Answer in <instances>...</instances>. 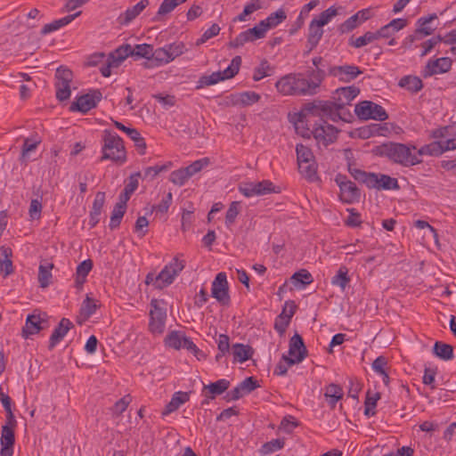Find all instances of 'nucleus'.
Masks as SVG:
<instances>
[{
  "label": "nucleus",
  "mask_w": 456,
  "mask_h": 456,
  "mask_svg": "<svg viewBox=\"0 0 456 456\" xmlns=\"http://www.w3.org/2000/svg\"><path fill=\"white\" fill-rule=\"evenodd\" d=\"M377 151L379 155L387 158L394 163L411 167L421 163L422 156L436 154V145H424L417 151L414 145L390 142L381 144Z\"/></svg>",
  "instance_id": "1"
},
{
  "label": "nucleus",
  "mask_w": 456,
  "mask_h": 456,
  "mask_svg": "<svg viewBox=\"0 0 456 456\" xmlns=\"http://www.w3.org/2000/svg\"><path fill=\"white\" fill-rule=\"evenodd\" d=\"M102 153L101 160L110 159L118 165L126 161V151L122 138L110 130L103 131Z\"/></svg>",
  "instance_id": "2"
},
{
  "label": "nucleus",
  "mask_w": 456,
  "mask_h": 456,
  "mask_svg": "<svg viewBox=\"0 0 456 456\" xmlns=\"http://www.w3.org/2000/svg\"><path fill=\"white\" fill-rule=\"evenodd\" d=\"M307 76L310 79L305 77L301 73H295L296 95H314L317 94L325 78V71L322 69L308 71Z\"/></svg>",
  "instance_id": "3"
},
{
  "label": "nucleus",
  "mask_w": 456,
  "mask_h": 456,
  "mask_svg": "<svg viewBox=\"0 0 456 456\" xmlns=\"http://www.w3.org/2000/svg\"><path fill=\"white\" fill-rule=\"evenodd\" d=\"M296 153L299 173L310 182L316 180L318 178L317 165L312 150L298 143L296 146Z\"/></svg>",
  "instance_id": "4"
},
{
  "label": "nucleus",
  "mask_w": 456,
  "mask_h": 456,
  "mask_svg": "<svg viewBox=\"0 0 456 456\" xmlns=\"http://www.w3.org/2000/svg\"><path fill=\"white\" fill-rule=\"evenodd\" d=\"M438 16L436 13H431L428 16H422L416 21V29L413 34L409 35L403 40V45L410 47L412 43L422 39L424 37L432 35L438 28Z\"/></svg>",
  "instance_id": "5"
},
{
  "label": "nucleus",
  "mask_w": 456,
  "mask_h": 456,
  "mask_svg": "<svg viewBox=\"0 0 456 456\" xmlns=\"http://www.w3.org/2000/svg\"><path fill=\"white\" fill-rule=\"evenodd\" d=\"M150 306L149 330L153 334H162L167 320L166 303L162 299L153 298Z\"/></svg>",
  "instance_id": "6"
},
{
  "label": "nucleus",
  "mask_w": 456,
  "mask_h": 456,
  "mask_svg": "<svg viewBox=\"0 0 456 456\" xmlns=\"http://www.w3.org/2000/svg\"><path fill=\"white\" fill-rule=\"evenodd\" d=\"M129 56H133L132 45L123 44L110 53L106 62L100 68L102 77H109L111 75L112 69L118 68L121 63Z\"/></svg>",
  "instance_id": "7"
},
{
  "label": "nucleus",
  "mask_w": 456,
  "mask_h": 456,
  "mask_svg": "<svg viewBox=\"0 0 456 456\" xmlns=\"http://www.w3.org/2000/svg\"><path fill=\"white\" fill-rule=\"evenodd\" d=\"M434 137L441 138L432 143L436 145V154L456 150V121L435 131Z\"/></svg>",
  "instance_id": "8"
},
{
  "label": "nucleus",
  "mask_w": 456,
  "mask_h": 456,
  "mask_svg": "<svg viewBox=\"0 0 456 456\" xmlns=\"http://www.w3.org/2000/svg\"><path fill=\"white\" fill-rule=\"evenodd\" d=\"M184 266V261L180 260L178 256H175L157 275L156 289H162L173 283L175 277L183 270Z\"/></svg>",
  "instance_id": "9"
},
{
  "label": "nucleus",
  "mask_w": 456,
  "mask_h": 456,
  "mask_svg": "<svg viewBox=\"0 0 456 456\" xmlns=\"http://www.w3.org/2000/svg\"><path fill=\"white\" fill-rule=\"evenodd\" d=\"M354 112L361 119L384 121L388 118L387 111L382 106L370 101H362L356 104Z\"/></svg>",
  "instance_id": "10"
},
{
  "label": "nucleus",
  "mask_w": 456,
  "mask_h": 456,
  "mask_svg": "<svg viewBox=\"0 0 456 456\" xmlns=\"http://www.w3.org/2000/svg\"><path fill=\"white\" fill-rule=\"evenodd\" d=\"M335 182L339 187V199L342 202L352 204L360 200V190L356 184L348 180L345 175H337L335 177Z\"/></svg>",
  "instance_id": "11"
},
{
  "label": "nucleus",
  "mask_w": 456,
  "mask_h": 456,
  "mask_svg": "<svg viewBox=\"0 0 456 456\" xmlns=\"http://www.w3.org/2000/svg\"><path fill=\"white\" fill-rule=\"evenodd\" d=\"M73 79V73L70 69L63 67L57 69L55 73V89L56 98L61 101H66L70 97V83Z\"/></svg>",
  "instance_id": "12"
},
{
  "label": "nucleus",
  "mask_w": 456,
  "mask_h": 456,
  "mask_svg": "<svg viewBox=\"0 0 456 456\" xmlns=\"http://www.w3.org/2000/svg\"><path fill=\"white\" fill-rule=\"evenodd\" d=\"M239 191L247 198L280 192V190H276V186L270 180L244 183L240 185Z\"/></svg>",
  "instance_id": "13"
},
{
  "label": "nucleus",
  "mask_w": 456,
  "mask_h": 456,
  "mask_svg": "<svg viewBox=\"0 0 456 456\" xmlns=\"http://www.w3.org/2000/svg\"><path fill=\"white\" fill-rule=\"evenodd\" d=\"M307 356V350L302 337L295 333L289 340V356L283 354L282 359L288 361L289 364L301 362Z\"/></svg>",
  "instance_id": "14"
},
{
  "label": "nucleus",
  "mask_w": 456,
  "mask_h": 456,
  "mask_svg": "<svg viewBox=\"0 0 456 456\" xmlns=\"http://www.w3.org/2000/svg\"><path fill=\"white\" fill-rule=\"evenodd\" d=\"M305 110L312 114L315 117H320L322 119L329 118L330 120H335L334 118V111L336 110V106L334 101H322V100H314L312 102H309L305 105Z\"/></svg>",
  "instance_id": "15"
},
{
  "label": "nucleus",
  "mask_w": 456,
  "mask_h": 456,
  "mask_svg": "<svg viewBox=\"0 0 456 456\" xmlns=\"http://www.w3.org/2000/svg\"><path fill=\"white\" fill-rule=\"evenodd\" d=\"M338 132L337 127L322 120L320 124H316L313 134L319 144L328 146L337 140Z\"/></svg>",
  "instance_id": "16"
},
{
  "label": "nucleus",
  "mask_w": 456,
  "mask_h": 456,
  "mask_svg": "<svg viewBox=\"0 0 456 456\" xmlns=\"http://www.w3.org/2000/svg\"><path fill=\"white\" fill-rule=\"evenodd\" d=\"M102 97V93L99 90H94L89 94L77 97L76 101L71 103L69 110L71 111L86 113L97 106Z\"/></svg>",
  "instance_id": "17"
},
{
  "label": "nucleus",
  "mask_w": 456,
  "mask_h": 456,
  "mask_svg": "<svg viewBox=\"0 0 456 456\" xmlns=\"http://www.w3.org/2000/svg\"><path fill=\"white\" fill-rule=\"evenodd\" d=\"M228 281L225 273H218L212 282L211 294L220 304L228 305L230 296Z\"/></svg>",
  "instance_id": "18"
},
{
  "label": "nucleus",
  "mask_w": 456,
  "mask_h": 456,
  "mask_svg": "<svg viewBox=\"0 0 456 456\" xmlns=\"http://www.w3.org/2000/svg\"><path fill=\"white\" fill-rule=\"evenodd\" d=\"M452 66V61L449 57L429 60L422 70V76L424 77H429L437 74H444L450 71Z\"/></svg>",
  "instance_id": "19"
},
{
  "label": "nucleus",
  "mask_w": 456,
  "mask_h": 456,
  "mask_svg": "<svg viewBox=\"0 0 456 456\" xmlns=\"http://www.w3.org/2000/svg\"><path fill=\"white\" fill-rule=\"evenodd\" d=\"M362 71L355 65L332 66L329 69V74L337 77L339 81L348 83L356 78Z\"/></svg>",
  "instance_id": "20"
},
{
  "label": "nucleus",
  "mask_w": 456,
  "mask_h": 456,
  "mask_svg": "<svg viewBox=\"0 0 456 456\" xmlns=\"http://www.w3.org/2000/svg\"><path fill=\"white\" fill-rule=\"evenodd\" d=\"M360 94V89L355 86L338 88L332 95L335 104L351 105L352 101Z\"/></svg>",
  "instance_id": "21"
},
{
  "label": "nucleus",
  "mask_w": 456,
  "mask_h": 456,
  "mask_svg": "<svg viewBox=\"0 0 456 456\" xmlns=\"http://www.w3.org/2000/svg\"><path fill=\"white\" fill-rule=\"evenodd\" d=\"M114 126L125 132L127 134V137H130L131 140L134 142V147L137 151V152L140 155H144L146 152V142L143 137H142L139 131L135 128L127 127L125 125H123L121 122L114 121Z\"/></svg>",
  "instance_id": "22"
},
{
  "label": "nucleus",
  "mask_w": 456,
  "mask_h": 456,
  "mask_svg": "<svg viewBox=\"0 0 456 456\" xmlns=\"http://www.w3.org/2000/svg\"><path fill=\"white\" fill-rule=\"evenodd\" d=\"M73 327L74 325L69 319L62 318L50 337L48 345L49 350H53Z\"/></svg>",
  "instance_id": "23"
},
{
  "label": "nucleus",
  "mask_w": 456,
  "mask_h": 456,
  "mask_svg": "<svg viewBox=\"0 0 456 456\" xmlns=\"http://www.w3.org/2000/svg\"><path fill=\"white\" fill-rule=\"evenodd\" d=\"M46 322L39 314H29L26 319L25 326L22 328V336L28 338L38 333L44 329L43 324Z\"/></svg>",
  "instance_id": "24"
},
{
  "label": "nucleus",
  "mask_w": 456,
  "mask_h": 456,
  "mask_svg": "<svg viewBox=\"0 0 456 456\" xmlns=\"http://www.w3.org/2000/svg\"><path fill=\"white\" fill-rule=\"evenodd\" d=\"M105 202V193L98 191L93 202V207L89 214L88 224L90 228L95 227L100 222V216Z\"/></svg>",
  "instance_id": "25"
},
{
  "label": "nucleus",
  "mask_w": 456,
  "mask_h": 456,
  "mask_svg": "<svg viewBox=\"0 0 456 456\" xmlns=\"http://www.w3.org/2000/svg\"><path fill=\"white\" fill-rule=\"evenodd\" d=\"M374 179L376 182H372V185L369 184L370 189L398 190L400 188L397 179L387 175L374 173Z\"/></svg>",
  "instance_id": "26"
},
{
  "label": "nucleus",
  "mask_w": 456,
  "mask_h": 456,
  "mask_svg": "<svg viewBox=\"0 0 456 456\" xmlns=\"http://www.w3.org/2000/svg\"><path fill=\"white\" fill-rule=\"evenodd\" d=\"M230 387V381L225 379H218L216 382L205 385L202 393L205 397L215 399L216 395L224 393Z\"/></svg>",
  "instance_id": "27"
},
{
  "label": "nucleus",
  "mask_w": 456,
  "mask_h": 456,
  "mask_svg": "<svg viewBox=\"0 0 456 456\" xmlns=\"http://www.w3.org/2000/svg\"><path fill=\"white\" fill-rule=\"evenodd\" d=\"M2 258H0V273L5 278L14 272L12 265V250L10 247L3 245L0 247Z\"/></svg>",
  "instance_id": "28"
},
{
  "label": "nucleus",
  "mask_w": 456,
  "mask_h": 456,
  "mask_svg": "<svg viewBox=\"0 0 456 456\" xmlns=\"http://www.w3.org/2000/svg\"><path fill=\"white\" fill-rule=\"evenodd\" d=\"M344 396V391L341 386L330 383L324 388V397L330 409H334L337 403Z\"/></svg>",
  "instance_id": "29"
},
{
  "label": "nucleus",
  "mask_w": 456,
  "mask_h": 456,
  "mask_svg": "<svg viewBox=\"0 0 456 456\" xmlns=\"http://www.w3.org/2000/svg\"><path fill=\"white\" fill-rule=\"evenodd\" d=\"M295 73L281 77L276 83L277 91L282 95H296Z\"/></svg>",
  "instance_id": "30"
},
{
  "label": "nucleus",
  "mask_w": 456,
  "mask_h": 456,
  "mask_svg": "<svg viewBox=\"0 0 456 456\" xmlns=\"http://www.w3.org/2000/svg\"><path fill=\"white\" fill-rule=\"evenodd\" d=\"M190 400V395L187 392L178 391L174 393L171 400L166 405L164 411H162L163 416H167L172 412L175 411L179 409V407L187 403Z\"/></svg>",
  "instance_id": "31"
},
{
  "label": "nucleus",
  "mask_w": 456,
  "mask_h": 456,
  "mask_svg": "<svg viewBox=\"0 0 456 456\" xmlns=\"http://www.w3.org/2000/svg\"><path fill=\"white\" fill-rule=\"evenodd\" d=\"M101 307L99 300L86 295V298L82 302L79 310V315L84 320H88L95 312Z\"/></svg>",
  "instance_id": "32"
},
{
  "label": "nucleus",
  "mask_w": 456,
  "mask_h": 456,
  "mask_svg": "<svg viewBox=\"0 0 456 456\" xmlns=\"http://www.w3.org/2000/svg\"><path fill=\"white\" fill-rule=\"evenodd\" d=\"M355 162H349L347 170L349 174L358 182L364 183L368 188L369 184H373L372 182H376L374 179V173H368L362 169L357 168Z\"/></svg>",
  "instance_id": "33"
},
{
  "label": "nucleus",
  "mask_w": 456,
  "mask_h": 456,
  "mask_svg": "<svg viewBox=\"0 0 456 456\" xmlns=\"http://www.w3.org/2000/svg\"><path fill=\"white\" fill-rule=\"evenodd\" d=\"M322 27L312 20L309 25V32L307 36V53L312 52L317 46L322 37Z\"/></svg>",
  "instance_id": "34"
},
{
  "label": "nucleus",
  "mask_w": 456,
  "mask_h": 456,
  "mask_svg": "<svg viewBox=\"0 0 456 456\" xmlns=\"http://www.w3.org/2000/svg\"><path fill=\"white\" fill-rule=\"evenodd\" d=\"M149 0H141L134 6L127 8L126 12L120 15V19L122 20L121 23H130L149 5Z\"/></svg>",
  "instance_id": "35"
},
{
  "label": "nucleus",
  "mask_w": 456,
  "mask_h": 456,
  "mask_svg": "<svg viewBox=\"0 0 456 456\" xmlns=\"http://www.w3.org/2000/svg\"><path fill=\"white\" fill-rule=\"evenodd\" d=\"M398 86L411 94H417L423 88L422 80L419 77L410 75L403 77L399 80Z\"/></svg>",
  "instance_id": "36"
},
{
  "label": "nucleus",
  "mask_w": 456,
  "mask_h": 456,
  "mask_svg": "<svg viewBox=\"0 0 456 456\" xmlns=\"http://www.w3.org/2000/svg\"><path fill=\"white\" fill-rule=\"evenodd\" d=\"M253 353V348L248 345L236 343L232 346L234 362H244L252 357Z\"/></svg>",
  "instance_id": "37"
},
{
  "label": "nucleus",
  "mask_w": 456,
  "mask_h": 456,
  "mask_svg": "<svg viewBox=\"0 0 456 456\" xmlns=\"http://www.w3.org/2000/svg\"><path fill=\"white\" fill-rule=\"evenodd\" d=\"M259 94L253 91H246L234 95V103L242 107L250 106L260 101Z\"/></svg>",
  "instance_id": "38"
},
{
  "label": "nucleus",
  "mask_w": 456,
  "mask_h": 456,
  "mask_svg": "<svg viewBox=\"0 0 456 456\" xmlns=\"http://www.w3.org/2000/svg\"><path fill=\"white\" fill-rule=\"evenodd\" d=\"M287 18L284 10L279 9L272 12L266 19L261 20V26L265 27L266 30L276 28L279 24L283 22Z\"/></svg>",
  "instance_id": "39"
},
{
  "label": "nucleus",
  "mask_w": 456,
  "mask_h": 456,
  "mask_svg": "<svg viewBox=\"0 0 456 456\" xmlns=\"http://www.w3.org/2000/svg\"><path fill=\"white\" fill-rule=\"evenodd\" d=\"M350 281L348 268L345 265H341L337 273L331 278V284L339 287L341 290L344 291L349 285Z\"/></svg>",
  "instance_id": "40"
},
{
  "label": "nucleus",
  "mask_w": 456,
  "mask_h": 456,
  "mask_svg": "<svg viewBox=\"0 0 456 456\" xmlns=\"http://www.w3.org/2000/svg\"><path fill=\"white\" fill-rule=\"evenodd\" d=\"M433 353L438 358L444 361H449L453 358V347L452 346L436 341L433 346Z\"/></svg>",
  "instance_id": "41"
},
{
  "label": "nucleus",
  "mask_w": 456,
  "mask_h": 456,
  "mask_svg": "<svg viewBox=\"0 0 456 456\" xmlns=\"http://www.w3.org/2000/svg\"><path fill=\"white\" fill-rule=\"evenodd\" d=\"M290 281L296 288L302 289L314 281L312 274L305 269L296 272L291 277Z\"/></svg>",
  "instance_id": "42"
},
{
  "label": "nucleus",
  "mask_w": 456,
  "mask_h": 456,
  "mask_svg": "<svg viewBox=\"0 0 456 456\" xmlns=\"http://www.w3.org/2000/svg\"><path fill=\"white\" fill-rule=\"evenodd\" d=\"M126 205L124 202H118L111 212L110 228V230L117 229L121 223V220L126 213Z\"/></svg>",
  "instance_id": "43"
},
{
  "label": "nucleus",
  "mask_w": 456,
  "mask_h": 456,
  "mask_svg": "<svg viewBox=\"0 0 456 456\" xmlns=\"http://www.w3.org/2000/svg\"><path fill=\"white\" fill-rule=\"evenodd\" d=\"M285 446L284 438H276L265 443L259 449V453L262 456L272 454L277 451L281 450Z\"/></svg>",
  "instance_id": "44"
},
{
  "label": "nucleus",
  "mask_w": 456,
  "mask_h": 456,
  "mask_svg": "<svg viewBox=\"0 0 456 456\" xmlns=\"http://www.w3.org/2000/svg\"><path fill=\"white\" fill-rule=\"evenodd\" d=\"M53 268V265L52 263H47L45 265H40L38 268V282L40 287L45 289L47 288L52 280V269Z\"/></svg>",
  "instance_id": "45"
},
{
  "label": "nucleus",
  "mask_w": 456,
  "mask_h": 456,
  "mask_svg": "<svg viewBox=\"0 0 456 456\" xmlns=\"http://www.w3.org/2000/svg\"><path fill=\"white\" fill-rule=\"evenodd\" d=\"M184 337V332L180 330H173L169 332L165 338V344L168 347L179 350L182 348Z\"/></svg>",
  "instance_id": "46"
},
{
  "label": "nucleus",
  "mask_w": 456,
  "mask_h": 456,
  "mask_svg": "<svg viewBox=\"0 0 456 456\" xmlns=\"http://www.w3.org/2000/svg\"><path fill=\"white\" fill-rule=\"evenodd\" d=\"M380 399V393H371L370 390L366 394L364 401V414L368 417L374 416L376 414L375 408L377 402Z\"/></svg>",
  "instance_id": "47"
},
{
  "label": "nucleus",
  "mask_w": 456,
  "mask_h": 456,
  "mask_svg": "<svg viewBox=\"0 0 456 456\" xmlns=\"http://www.w3.org/2000/svg\"><path fill=\"white\" fill-rule=\"evenodd\" d=\"M93 261L91 259H86L81 262L77 266L76 270V282L77 284L82 285L91 272L93 268Z\"/></svg>",
  "instance_id": "48"
},
{
  "label": "nucleus",
  "mask_w": 456,
  "mask_h": 456,
  "mask_svg": "<svg viewBox=\"0 0 456 456\" xmlns=\"http://www.w3.org/2000/svg\"><path fill=\"white\" fill-rule=\"evenodd\" d=\"M273 70V68L271 67L269 61L265 59L254 69L252 78L256 82L260 81L264 77L271 76Z\"/></svg>",
  "instance_id": "49"
},
{
  "label": "nucleus",
  "mask_w": 456,
  "mask_h": 456,
  "mask_svg": "<svg viewBox=\"0 0 456 456\" xmlns=\"http://www.w3.org/2000/svg\"><path fill=\"white\" fill-rule=\"evenodd\" d=\"M15 444V430H12L7 427H2L0 444L3 448L14 449Z\"/></svg>",
  "instance_id": "50"
},
{
  "label": "nucleus",
  "mask_w": 456,
  "mask_h": 456,
  "mask_svg": "<svg viewBox=\"0 0 456 456\" xmlns=\"http://www.w3.org/2000/svg\"><path fill=\"white\" fill-rule=\"evenodd\" d=\"M220 81H224V77H221L220 71L213 72L210 75H203L199 78L196 88L200 89L205 86H213Z\"/></svg>",
  "instance_id": "51"
},
{
  "label": "nucleus",
  "mask_w": 456,
  "mask_h": 456,
  "mask_svg": "<svg viewBox=\"0 0 456 456\" xmlns=\"http://www.w3.org/2000/svg\"><path fill=\"white\" fill-rule=\"evenodd\" d=\"M240 65L241 57L237 55L232 60L230 65L224 70L220 71L221 77H224V80L232 78L238 74Z\"/></svg>",
  "instance_id": "52"
},
{
  "label": "nucleus",
  "mask_w": 456,
  "mask_h": 456,
  "mask_svg": "<svg viewBox=\"0 0 456 456\" xmlns=\"http://www.w3.org/2000/svg\"><path fill=\"white\" fill-rule=\"evenodd\" d=\"M377 40L375 32L367 31L363 36L354 38L353 37L349 40V45L355 48H361L373 41Z\"/></svg>",
  "instance_id": "53"
},
{
  "label": "nucleus",
  "mask_w": 456,
  "mask_h": 456,
  "mask_svg": "<svg viewBox=\"0 0 456 456\" xmlns=\"http://www.w3.org/2000/svg\"><path fill=\"white\" fill-rule=\"evenodd\" d=\"M150 60L154 61L157 66L167 64L171 61L166 46L158 48L155 51L152 50Z\"/></svg>",
  "instance_id": "54"
},
{
  "label": "nucleus",
  "mask_w": 456,
  "mask_h": 456,
  "mask_svg": "<svg viewBox=\"0 0 456 456\" xmlns=\"http://www.w3.org/2000/svg\"><path fill=\"white\" fill-rule=\"evenodd\" d=\"M209 159L208 158H203L198 160H195L191 165L186 167H183L185 171L187 176L191 178L197 173L200 172L205 167L208 166Z\"/></svg>",
  "instance_id": "55"
},
{
  "label": "nucleus",
  "mask_w": 456,
  "mask_h": 456,
  "mask_svg": "<svg viewBox=\"0 0 456 456\" xmlns=\"http://www.w3.org/2000/svg\"><path fill=\"white\" fill-rule=\"evenodd\" d=\"M184 2H186V0H164L159 7L157 16H164L170 13Z\"/></svg>",
  "instance_id": "56"
},
{
  "label": "nucleus",
  "mask_w": 456,
  "mask_h": 456,
  "mask_svg": "<svg viewBox=\"0 0 456 456\" xmlns=\"http://www.w3.org/2000/svg\"><path fill=\"white\" fill-rule=\"evenodd\" d=\"M132 403L131 395H126L121 399L117 401L115 404L111 407L110 411L113 416L118 417L120 416L128 407V405Z\"/></svg>",
  "instance_id": "57"
},
{
  "label": "nucleus",
  "mask_w": 456,
  "mask_h": 456,
  "mask_svg": "<svg viewBox=\"0 0 456 456\" xmlns=\"http://www.w3.org/2000/svg\"><path fill=\"white\" fill-rule=\"evenodd\" d=\"M335 106L336 110L334 111L333 114L335 118V120H333L334 122H337L338 120H342L344 122H351L353 120L354 116L348 110V105L335 104Z\"/></svg>",
  "instance_id": "58"
},
{
  "label": "nucleus",
  "mask_w": 456,
  "mask_h": 456,
  "mask_svg": "<svg viewBox=\"0 0 456 456\" xmlns=\"http://www.w3.org/2000/svg\"><path fill=\"white\" fill-rule=\"evenodd\" d=\"M171 166H172V163L168 162L164 165H156L153 167H148L143 170L142 176L144 179H147V178L153 179L159 173L168 170L171 167Z\"/></svg>",
  "instance_id": "59"
},
{
  "label": "nucleus",
  "mask_w": 456,
  "mask_h": 456,
  "mask_svg": "<svg viewBox=\"0 0 456 456\" xmlns=\"http://www.w3.org/2000/svg\"><path fill=\"white\" fill-rule=\"evenodd\" d=\"M337 14V9L331 6L327 10L323 11L322 12H321L317 18H314L313 20V21L323 27L324 25L328 24L331 20V19L335 17Z\"/></svg>",
  "instance_id": "60"
},
{
  "label": "nucleus",
  "mask_w": 456,
  "mask_h": 456,
  "mask_svg": "<svg viewBox=\"0 0 456 456\" xmlns=\"http://www.w3.org/2000/svg\"><path fill=\"white\" fill-rule=\"evenodd\" d=\"M165 46L168 52V56L171 61L186 51V46L183 42H175Z\"/></svg>",
  "instance_id": "61"
},
{
  "label": "nucleus",
  "mask_w": 456,
  "mask_h": 456,
  "mask_svg": "<svg viewBox=\"0 0 456 456\" xmlns=\"http://www.w3.org/2000/svg\"><path fill=\"white\" fill-rule=\"evenodd\" d=\"M41 139L37 135L28 137L24 140L21 153L22 156L28 155L31 151H35L40 144Z\"/></svg>",
  "instance_id": "62"
},
{
  "label": "nucleus",
  "mask_w": 456,
  "mask_h": 456,
  "mask_svg": "<svg viewBox=\"0 0 456 456\" xmlns=\"http://www.w3.org/2000/svg\"><path fill=\"white\" fill-rule=\"evenodd\" d=\"M254 42L248 30L240 32L234 39L231 40L228 44L230 48H239L243 46L246 43Z\"/></svg>",
  "instance_id": "63"
},
{
  "label": "nucleus",
  "mask_w": 456,
  "mask_h": 456,
  "mask_svg": "<svg viewBox=\"0 0 456 456\" xmlns=\"http://www.w3.org/2000/svg\"><path fill=\"white\" fill-rule=\"evenodd\" d=\"M220 30L221 28L219 27L218 24H212V26L209 28H208L200 38L197 39L196 45H201L205 44L208 40L216 37L219 34Z\"/></svg>",
  "instance_id": "64"
}]
</instances>
